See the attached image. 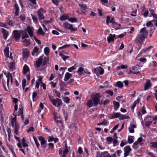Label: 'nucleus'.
<instances>
[{
    "instance_id": "bf43d9fd",
    "label": "nucleus",
    "mask_w": 157,
    "mask_h": 157,
    "mask_svg": "<svg viewBox=\"0 0 157 157\" xmlns=\"http://www.w3.org/2000/svg\"><path fill=\"white\" fill-rule=\"evenodd\" d=\"M74 81L73 79H70V80L67 82V83L71 85H73V83L74 82Z\"/></svg>"
},
{
    "instance_id": "393cba45",
    "label": "nucleus",
    "mask_w": 157,
    "mask_h": 157,
    "mask_svg": "<svg viewBox=\"0 0 157 157\" xmlns=\"http://www.w3.org/2000/svg\"><path fill=\"white\" fill-rule=\"evenodd\" d=\"M84 69L82 67H80L77 71V73L79 75H82L83 74Z\"/></svg>"
},
{
    "instance_id": "3c124183",
    "label": "nucleus",
    "mask_w": 157,
    "mask_h": 157,
    "mask_svg": "<svg viewBox=\"0 0 157 157\" xmlns=\"http://www.w3.org/2000/svg\"><path fill=\"white\" fill-rule=\"evenodd\" d=\"M26 80L25 79H24L22 81V87L23 89H24L25 87L26 86Z\"/></svg>"
},
{
    "instance_id": "864d4df0",
    "label": "nucleus",
    "mask_w": 157,
    "mask_h": 157,
    "mask_svg": "<svg viewBox=\"0 0 157 157\" xmlns=\"http://www.w3.org/2000/svg\"><path fill=\"white\" fill-rule=\"evenodd\" d=\"M7 132H8V135L9 137V140H10V136L11 134V129L10 128H8L7 129Z\"/></svg>"
},
{
    "instance_id": "473e14b6",
    "label": "nucleus",
    "mask_w": 157,
    "mask_h": 157,
    "mask_svg": "<svg viewBox=\"0 0 157 157\" xmlns=\"http://www.w3.org/2000/svg\"><path fill=\"white\" fill-rule=\"evenodd\" d=\"M128 67L127 65L121 64L120 66H118L117 67V70H119L120 68L123 69H125L127 68Z\"/></svg>"
},
{
    "instance_id": "4be33fe9",
    "label": "nucleus",
    "mask_w": 157,
    "mask_h": 157,
    "mask_svg": "<svg viewBox=\"0 0 157 157\" xmlns=\"http://www.w3.org/2000/svg\"><path fill=\"white\" fill-rule=\"evenodd\" d=\"M139 99L138 98L134 101L133 104L131 106V109L133 111L135 107L136 106V104L139 103Z\"/></svg>"
},
{
    "instance_id": "0e129e2a",
    "label": "nucleus",
    "mask_w": 157,
    "mask_h": 157,
    "mask_svg": "<svg viewBox=\"0 0 157 157\" xmlns=\"http://www.w3.org/2000/svg\"><path fill=\"white\" fill-rule=\"evenodd\" d=\"M34 129L33 127H30L28 129H27L26 130L27 132L28 133H29V132H33L34 131Z\"/></svg>"
},
{
    "instance_id": "13d9d810",
    "label": "nucleus",
    "mask_w": 157,
    "mask_h": 157,
    "mask_svg": "<svg viewBox=\"0 0 157 157\" xmlns=\"http://www.w3.org/2000/svg\"><path fill=\"white\" fill-rule=\"evenodd\" d=\"M145 120H147V121H153L151 117L149 116H147L145 119Z\"/></svg>"
},
{
    "instance_id": "b1692460",
    "label": "nucleus",
    "mask_w": 157,
    "mask_h": 157,
    "mask_svg": "<svg viewBox=\"0 0 157 157\" xmlns=\"http://www.w3.org/2000/svg\"><path fill=\"white\" fill-rule=\"evenodd\" d=\"M121 114L119 113H113L111 116V119H113L115 118H117L118 117L120 118Z\"/></svg>"
},
{
    "instance_id": "e2e57ef3",
    "label": "nucleus",
    "mask_w": 157,
    "mask_h": 157,
    "mask_svg": "<svg viewBox=\"0 0 157 157\" xmlns=\"http://www.w3.org/2000/svg\"><path fill=\"white\" fill-rule=\"evenodd\" d=\"M8 24L10 26V27H12L13 26V21L10 20L9 21L8 23Z\"/></svg>"
},
{
    "instance_id": "5fc2aeb1",
    "label": "nucleus",
    "mask_w": 157,
    "mask_h": 157,
    "mask_svg": "<svg viewBox=\"0 0 157 157\" xmlns=\"http://www.w3.org/2000/svg\"><path fill=\"white\" fill-rule=\"evenodd\" d=\"M70 46V45L69 44H65L63 45L62 47H60L59 48V50H60L62 49H64L67 48V47Z\"/></svg>"
},
{
    "instance_id": "2f4dec72",
    "label": "nucleus",
    "mask_w": 157,
    "mask_h": 157,
    "mask_svg": "<svg viewBox=\"0 0 157 157\" xmlns=\"http://www.w3.org/2000/svg\"><path fill=\"white\" fill-rule=\"evenodd\" d=\"M48 57H44V59L43 63V66H44L46 65L47 63L48 62Z\"/></svg>"
},
{
    "instance_id": "dca6fc26",
    "label": "nucleus",
    "mask_w": 157,
    "mask_h": 157,
    "mask_svg": "<svg viewBox=\"0 0 157 157\" xmlns=\"http://www.w3.org/2000/svg\"><path fill=\"white\" fill-rule=\"evenodd\" d=\"M78 5L81 7V9L82 12L84 13H85L84 10H87V9L86 5L84 4H79Z\"/></svg>"
},
{
    "instance_id": "ea45409f",
    "label": "nucleus",
    "mask_w": 157,
    "mask_h": 157,
    "mask_svg": "<svg viewBox=\"0 0 157 157\" xmlns=\"http://www.w3.org/2000/svg\"><path fill=\"white\" fill-rule=\"evenodd\" d=\"M129 118V117L128 116H125L124 115H122L121 114L120 117V120H124L125 119H128Z\"/></svg>"
},
{
    "instance_id": "72a5a7b5",
    "label": "nucleus",
    "mask_w": 157,
    "mask_h": 157,
    "mask_svg": "<svg viewBox=\"0 0 157 157\" xmlns=\"http://www.w3.org/2000/svg\"><path fill=\"white\" fill-rule=\"evenodd\" d=\"M23 43H24L25 46H27L30 45V42L29 40H28L27 39H25L22 41Z\"/></svg>"
},
{
    "instance_id": "a19ab883",
    "label": "nucleus",
    "mask_w": 157,
    "mask_h": 157,
    "mask_svg": "<svg viewBox=\"0 0 157 157\" xmlns=\"http://www.w3.org/2000/svg\"><path fill=\"white\" fill-rule=\"evenodd\" d=\"M33 138L35 141V144L36 145V147H37V148L39 149V146H40V144L38 143L37 140V139L36 138L35 136L33 137Z\"/></svg>"
},
{
    "instance_id": "8fccbe9b",
    "label": "nucleus",
    "mask_w": 157,
    "mask_h": 157,
    "mask_svg": "<svg viewBox=\"0 0 157 157\" xmlns=\"http://www.w3.org/2000/svg\"><path fill=\"white\" fill-rule=\"evenodd\" d=\"M63 100L64 102L66 103H69L70 101V99L69 98L67 97H66L64 98Z\"/></svg>"
},
{
    "instance_id": "a18cd8bd",
    "label": "nucleus",
    "mask_w": 157,
    "mask_h": 157,
    "mask_svg": "<svg viewBox=\"0 0 157 157\" xmlns=\"http://www.w3.org/2000/svg\"><path fill=\"white\" fill-rule=\"evenodd\" d=\"M151 144H152L151 147H152L157 149V141L152 142Z\"/></svg>"
},
{
    "instance_id": "c756f323",
    "label": "nucleus",
    "mask_w": 157,
    "mask_h": 157,
    "mask_svg": "<svg viewBox=\"0 0 157 157\" xmlns=\"http://www.w3.org/2000/svg\"><path fill=\"white\" fill-rule=\"evenodd\" d=\"M4 52L5 56L7 57H9V50L7 48H6L4 50Z\"/></svg>"
},
{
    "instance_id": "1a4fd4ad",
    "label": "nucleus",
    "mask_w": 157,
    "mask_h": 157,
    "mask_svg": "<svg viewBox=\"0 0 157 157\" xmlns=\"http://www.w3.org/2000/svg\"><path fill=\"white\" fill-rule=\"evenodd\" d=\"M124 156L126 157L129 155V153L131 151L132 149L129 146H127L124 147Z\"/></svg>"
},
{
    "instance_id": "f03ea898",
    "label": "nucleus",
    "mask_w": 157,
    "mask_h": 157,
    "mask_svg": "<svg viewBox=\"0 0 157 157\" xmlns=\"http://www.w3.org/2000/svg\"><path fill=\"white\" fill-rule=\"evenodd\" d=\"M13 115L14 116L11 117V124L12 127L13 128L15 133L17 135L18 131L19 128V125L17 121L16 114H14V113H13Z\"/></svg>"
},
{
    "instance_id": "cd10ccee",
    "label": "nucleus",
    "mask_w": 157,
    "mask_h": 157,
    "mask_svg": "<svg viewBox=\"0 0 157 157\" xmlns=\"http://www.w3.org/2000/svg\"><path fill=\"white\" fill-rule=\"evenodd\" d=\"M37 33L38 34H40L42 35H44L45 33L43 31L42 28L40 27L39 29H38Z\"/></svg>"
},
{
    "instance_id": "052dcab7",
    "label": "nucleus",
    "mask_w": 157,
    "mask_h": 157,
    "mask_svg": "<svg viewBox=\"0 0 157 157\" xmlns=\"http://www.w3.org/2000/svg\"><path fill=\"white\" fill-rule=\"evenodd\" d=\"M151 48V47L150 46L148 48H145L144 49H142L141 51L142 52V53H143V52L145 53V52H146L149 49H150Z\"/></svg>"
},
{
    "instance_id": "9b49d317",
    "label": "nucleus",
    "mask_w": 157,
    "mask_h": 157,
    "mask_svg": "<svg viewBox=\"0 0 157 157\" xmlns=\"http://www.w3.org/2000/svg\"><path fill=\"white\" fill-rule=\"evenodd\" d=\"M43 60V56H40L38 60L36 61V65L37 68H39L42 64Z\"/></svg>"
},
{
    "instance_id": "6e6d98bb",
    "label": "nucleus",
    "mask_w": 157,
    "mask_h": 157,
    "mask_svg": "<svg viewBox=\"0 0 157 157\" xmlns=\"http://www.w3.org/2000/svg\"><path fill=\"white\" fill-rule=\"evenodd\" d=\"M75 69V66H73L68 68V71L69 72H71L73 70Z\"/></svg>"
},
{
    "instance_id": "79ce46f5",
    "label": "nucleus",
    "mask_w": 157,
    "mask_h": 157,
    "mask_svg": "<svg viewBox=\"0 0 157 157\" xmlns=\"http://www.w3.org/2000/svg\"><path fill=\"white\" fill-rule=\"evenodd\" d=\"M68 152V150L66 147L65 149L63 150V155H62V157H66V156L67 155V154Z\"/></svg>"
},
{
    "instance_id": "603ef678",
    "label": "nucleus",
    "mask_w": 157,
    "mask_h": 157,
    "mask_svg": "<svg viewBox=\"0 0 157 157\" xmlns=\"http://www.w3.org/2000/svg\"><path fill=\"white\" fill-rule=\"evenodd\" d=\"M3 86L4 89L5 91H6V92H8L9 91V85H7V87H6V86L4 85V83H3Z\"/></svg>"
},
{
    "instance_id": "7ed1b4c3",
    "label": "nucleus",
    "mask_w": 157,
    "mask_h": 157,
    "mask_svg": "<svg viewBox=\"0 0 157 157\" xmlns=\"http://www.w3.org/2000/svg\"><path fill=\"white\" fill-rule=\"evenodd\" d=\"M140 34L138 35L137 36V39H139V41H142L144 40L147 37L148 35V32L146 30V28L144 27L142 28L140 30Z\"/></svg>"
},
{
    "instance_id": "20e7f679",
    "label": "nucleus",
    "mask_w": 157,
    "mask_h": 157,
    "mask_svg": "<svg viewBox=\"0 0 157 157\" xmlns=\"http://www.w3.org/2000/svg\"><path fill=\"white\" fill-rule=\"evenodd\" d=\"M48 96L50 101L55 106L58 107L62 104V102L61 99L59 98L54 99L53 96H51L49 95H48Z\"/></svg>"
},
{
    "instance_id": "7c9ffc66",
    "label": "nucleus",
    "mask_w": 157,
    "mask_h": 157,
    "mask_svg": "<svg viewBox=\"0 0 157 157\" xmlns=\"http://www.w3.org/2000/svg\"><path fill=\"white\" fill-rule=\"evenodd\" d=\"M38 48L36 47H35L33 49V52L32 53V55L33 56H34L35 54L37 53L38 52Z\"/></svg>"
},
{
    "instance_id": "39448f33",
    "label": "nucleus",
    "mask_w": 157,
    "mask_h": 157,
    "mask_svg": "<svg viewBox=\"0 0 157 157\" xmlns=\"http://www.w3.org/2000/svg\"><path fill=\"white\" fill-rule=\"evenodd\" d=\"M45 11L44 9L40 8L37 11L38 16L39 20L44 19V17L43 15V13H45Z\"/></svg>"
},
{
    "instance_id": "a211bd4d",
    "label": "nucleus",
    "mask_w": 157,
    "mask_h": 157,
    "mask_svg": "<svg viewBox=\"0 0 157 157\" xmlns=\"http://www.w3.org/2000/svg\"><path fill=\"white\" fill-rule=\"evenodd\" d=\"M23 73L24 74H25L28 71H29V68L28 66L25 64L23 67Z\"/></svg>"
},
{
    "instance_id": "f704fd0d",
    "label": "nucleus",
    "mask_w": 157,
    "mask_h": 157,
    "mask_svg": "<svg viewBox=\"0 0 157 157\" xmlns=\"http://www.w3.org/2000/svg\"><path fill=\"white\" fill-rule=\"evenodd\" d=\"M116 85L120 88H122L123 86V83L121 81H118L116 83Z\"/></svg>"
},
{
    "instance_id": "6ab92c4d",
    "label": "nucleus",
    "mask_w": 157,
    "mask_h": 157,
    "mask_svg": "<svg viewBox=\"0 0 157 157\" xmlns=\"http://www.w3.org/2000/svg\"><path fill=\"white\" fill-rule=\"evenodd\" d=\"M113 104L114 105V109L115 110H117L119 107V103L118 102L114 101L113 102Z\"/></svg>"
},
{
    "instance_id": "f257e3e1",
    "label": "nucleus",
    "mask_w": 157,
    "mask_h": 157,
    "mask_svg": "<svg viewBox=\"0 0 157 157\" xmlns=\"http://www.w3.org/2000/svg\"><path fill=\"white\" fill-rule=\"evenodd\" d=\"M100 96L98 93H96L94 95H92L91 97L92 99L89 100L87 102V106L90 108L93 106H96L99 104L100 105L102 104L105 105L109 103V101L108 99L102 100L101 102H100Z\"/></svg>"
},
{
    "instance_id": "58836bf2",
    "label": "nucleus",
    "mask_w": 157,
    "mask_h": 157,
    "mask_svg": "<svg viewBox=\"0 0 157 157\" xmlns=\"http://www.w3.org/2000/svg\"><path fill=\"white\" fill-rule=\"evenodd\" d=\"M14 63H13L12 62L10 63L9 64V68L10 69L13 70L15 69V67H14Z\"/></svg>"
},
{
    "instance_id": "4c0bfd02",
    "label": "nucleus",
    "mask_w": 157,
    "mask_h": 157,
    "mask_svg": "<svg viewBox=\"0 0 157 157\" xmlns=\"http://www.w3.org/2000/svg\"><path fill=\"white\" fill-rule=\"evenodd\" d=\"M31 16H32V19H33L34 22L35 23H37L38 22L37 21V17L34 15L31 14Z\"/></svg>"
},
{
    "instance_id": "774afa93",
    "label": "nucleus",
    "mask_w": 157,
    "mask_h": 157,
    "mask_svg": "<svg viewBox=\"0 0 157 157\" xmlns=\"http://www.w3.org/2000/svg\"><path fill=\"white\" fill-rule=\"evenodd\" d=\"M148 14V11L147 10L145 11L142 14L143 15L144 17H147Z\"/></svg>"
},
{
    "instance_id": "09e8293b",
    "label": "nucleus",
    "mask_w": 157,
    "mask_h": 157,
    "mask_svg": "<svg viewBox=\"0 0 157 157\" xmlns=\"http://www.w3.org/2000/svg\"><path fill=\"white\" fill-rule=\"evenodd\" d=\"M110 23H112L113 25H117V24L115 22V20L113 17L112 18L110 21Z\"/></svg>"
},
{
    "instance_id": "e433bc0d",
    "label": "nucleus",
    "mask_w": 157,
    "mask_h": 157,
    "mask_svg": "<svg viewBox=\"0 0 157 157\" xmlns=\"http://www.w3.org/2000/svg\"><path fill=\"white\" fill-rule=\"evenodd\" d=\"M6 77L7 78V85H8V84H9V82H10V79L11 77H12V76L10 74H9V75H6Z\"/></svg>"
},
{
    "instance_id": "c9c22d12",
    "label": "nucleus",
    "mask_w": 157,
    "mask_h": 157,
    "mask_svg": "<svg viewBox=\"0 0 157 157\" xmlns=\"http://www.w3.org/2000/svg\"><path fill=\"white\" fill-rule=\"evenodd\" d=\"M17 115L18 116L20 115L21 116H22L23 115V108L22 106L19 108L18 110V113Z\"/></svg>"
},
{
    "instance_id": "f8f14e48",
    "label": "nucleus",
    "mask_w": 157,
    "mask_h": 157,
    "mask_svg": "<svg viewBox=\"0 0 157 157\" xmlns=\"http://www.w3.org/2000/svg\"><path fill=\"white\" fill-rule=\"evenodd\" d=\"M29 51L27 48L24 49L23 51L22 56L23 59L28 57L29 56Z\"/></svg>"
},
{
    "instance_id": "2eb2a0df",
    "label": "nucleus",
    "mask_w": 157,
    "mask_h": 157,
    "mask_svg": "<svg viewBox=\"0 0 157 157\" xmlns=\"http://www.w3.org/2000/svg\"><path fill=\"white\" fill-rule=\"evenodd\" d=\"M151 86V84L149 80H147L146 83L145 84L144 86V90H148Z\"/></svg>"
},
{
    "instance_id": "bb28decb",
    "label": "nucleus",
    "mask_w": 157,
    "mask_h": 157,
    "mask_svg": "<svg viewBox=\"0 0 157 157\" xmlns=\"http://www.w3.org/2000/svg\"><path fill=\"white\" fill-rule=\"evenodd\" d=\"M59 55L60 56L62 57L63 60L65 61L68 58L70 57L68 56H67L64 55L61 52H59Z\"/></svg>"
},
{
    "instance_id": "9d476101",
    "label": "nucleus",
    "mask_w": 157,
    "mask_h": 157,
    "mask_svg": "<svg viewBox=\"0 0 157 157\" xmlns=\"http://www.w3.org/2000/svg\"><path fill=\"white\" fill-rule=\"evenodd\" d=\"M94 71L96 74L97 75L98 74V71H99L100 74L102 75L104 73V70L103 68L101 67H99L96 68L94 69Z\"/></svg>"
},
{
    "instance_id": "4468645a",
    "label": "nucleus",
    "mask_w": 157,
    "mask_h": 157,
    "mask_svg": "<svg viewBox=\"0 0 157 157\" xmlns=\"http://www.w3.org/2000/svg\"><path fill=\"white\" fill-rule=\"evenodd\" d=\"M72 76V75L69 73V72H67L65 75L64 81L66 82L67 81L71 78Z\"/></svg>"
},
{
    "instance_id": "412c9836",
    "label": "nucleus",
    "mask_w": 157,
    "mask_h": 157,
    "mask_svg": "<svg viewBox=\"0 0 157 157\" xmlns=\"http://www.w3.org/2000/svg\"><path fill=\"white\" fill-rule=\"evenodd\" d=\"M27 32L31 37L33 36V29L30 27H28L27 28Z\"/></svg>"
},
{
    "instance_id": "37998d69",
    "label": "nucleus",
    "mask_w": 157,
    "mask_h": 157,
    "mask_svg": "<svg viewBox=\"0 0 157 157\" xmlns=\"http://www.w3.org/2000/svg\"><path fill=\"white\" fill-rule=\"evenodd\" d=\"M133 136H129L128 138V142L129 144H131L133 142V140L132 137Z\"/></svg>"
},
{
    "instance_id": "aec40b11",
    "label": "nucleus",
    "mask_w": 157,
    "mask_h": 157,
    "mask_svg": "<svg viewBox=\"0 0 157 157\" xmlns=\"http://www.w3.org/2000/svg\"><path fill=\"white\" fill-rule=\"evenodd\" d=\"M21 33H22L21 38L22 39H23L25 38L29 37V36L26 31H21Z\"/></svg>"
},
{
    "instance_id": "680f3d73",
    "label": "nucleus",
    "mask_w": 157,
    "mask_h": 157,
    "mask_svg": "<svg viewBox=\"0 0 157 157\" xmlns=\"http://www.w3.org/2000/svg\"><path fill=\"white\" fill-rule=\"evenodd\" d=\"M53 114H54V117L55 121L58 120V118H59V119H60V117L57 116V113L55 112V113H54Z\"/></svg>"
},
{
    "instance_id": "f3484780",
    "label": "nucleus",
    "mask_w": 157,
    "mask_h": 157,
    "mask_svg": "<svg viewBox=\"0 0 157 157\" xmlns=\"http://www.w3.org/2000/svg\"><path fill=\"white\" fill-rule=\"evenodd\" d=\"M2 32L3 34V36L4 39L5 40H6V38L9 35L8 32L6 30L3 29H2Z\"/></svg>"
},
{
    "instance_id": "423d86ee",
    "label": "nucleus",
    "mask_w": 157,
    "mask_h": 157,
    "mask_svg": "<svg viewBox=\"0 0 157 157\" xmlns=\"http://www.w3.org/2000/svg\"><path fill=\"white\" fill-rule=\"evenodd\" d=\"M21 31L19 32V31L15 30H14L13 32V35L15 40L17 41L19 40L21 36Z\"/></svg>"
},
{
    "instance_id": "69168bd1",
    "label": "nucleus",
    "mask_w": 157,
    "mask_h": 157,
    "mask_svg": "<svg viewBox=\"0 0 157 157\" xmlns=\"http://www.w3.org/2000/svg\"><path fill=\"white\" fill-rule=\"evenodd\" d=\"M34 37L35 41L37 43L39 44H41V42L40 40L38 39L35 36H34Z\"/></svg>"
},
{
    "instance_id": "c03bdc74",
    "label": "nucleus",
    "mask_w": 157,
    "mask_h": 157,
    "mask_svg": "<svg viewBox=\"0 0 157 157\" xmlns=\"http://www.w3.org/2000/svg\"><path fill=\"white\" fill-rule=\"evenodd\" d=\"M52 3L56 6L58 5L59 2L62 1V0H52Z\"/></svg>"
},
{
    "instance_id": "49530a36",
    "label": "nucleus",
    "mask_w": 157,
    "mask_h": 157,
    "mask_svg": "<svg viewBox=\"0 0 157 157\" xmlns=\"http://www.w3.org/2000/svg\"><path fill=\"white\" fill-rule=\"evenodd\" d=\"M145 125L146 127H148L150 126V124L152 123V121H147V120H145Z\"/></svg>"
},
{
    "instance_id": "a878e982",
    "label": "nucleus",
    "mask_w": 157,
    "mask_h": 157,
    "mask_svg": "<svg viewBox=\"0 0 157 157\" xmlns=\"http://www.w3.org/2000/svg\"><path fill=\"white\" fill-rule=\"evenodd\" d=\"M69 16L65 14H63L60 18V19L62 21L66 20L69 19Z\"/></svg>"
},
{
    "instance_id": "4d7b16f0",
    "label": "nucleus",
    "mask_w": 157,
    "mask_h": 157,
    "mask_svg": "<svg viewBox=\"0 0 157 157\" xmlns=\"http://www.w3.org/2000/svg\"><path fill=\"white\" fill-rule=\"evenodd\" d=\"M113 146L114 147L117 145V144L118 143V140L117 139H113Z\"/></svg>"
},
{
    "instance_id": "6e6552de",
    "label": "nucleus",
    "mask_w": 157,
    "mask_h": 157,
    "mask_svg": "<svg viewBox=\"0 0 157 157\" xmlns=\"http://www.w3.org/2000/svg\"><path fill=\"white\" fill-rule=\"evenodd\" d=\"M38 139L40 142L41 145L42 147L44 148L46 147V141L45 140L44 138L42 136H39L38 137Z\"/></svg>"
},
{
    "instance_id": "ddd939ff",
    "label": "nucleus",
    "mask_w": 157,
    "mask_h": 157,
    "mask_svg": "<svg viewBox=\"0 0 157 157\" xmlns=\"http://www.w3.org/2000/svg\"><path fill=\"white\" fill-rule=\"evenodd\" d=\"M116 35L115 34L112 35L111 34H109L108 36L107 37V40L108 42L110 43L111 41H114V39L115 38Z\"/></svg>"
},
{
    "instance_id": "5701e85b",
    "label": "nucleus",
    "mask_w": 157,
    "mask_h": 157,
    "mask_svg": "<svg viewBox=\"0 0 157 157\" xmlns=\"http://www.w3.org/2000/svg\"><path fill=\"white\" fill-rule=\"evenodd\" d=\"M101 154L103 157H111L107 151L102 152Z\"/></svg>"
},
{
    "instance_id": "de8ad7c7",
    "label": "nucleus",
    "mask_w": 157,
    "mask_h": 157,
    "mask_svg": "<svg viewBox=\"0 0 157 157\" xmlns=\"http://www.w3.org/2000/svg\"><path fill=\"white\" fill-rule=\"evenodd\" d=\"M68 21L71 23H73L74 22H76L77 21V19L76 18L71 17L68 19Z\"/></svg>"
},
{
    "instance_id": "338daca9",
    "label": "nucleus",
    "mask_w": 157,
    "mask_h": 157,
    "mask_svg": "<svg viewBox=\"0 0 157 157\" xmlns=\"http://www.w3.org/2000/svg\"><path fill=\"white\" fill-rule=\"evenodd\" d=\"M105 93L109 94L111 96H113V94L112 91L110 90L106 91Z\"/></svg>"
},
{
    "instance_id": "0eeeda50",
    "label": "nucleus",
    "mask_w": 157,
    "mask_h": 157,
    "mask_svg": "<svg viewBox=\"0 0 157 157\" xmlns=\"http://www.w3.org/2000/svg\"><path fill=\"white\" fill-rule=\"evenodd\" d=\"M63 26L65 28L67 29L68 30H70L71 32L76 31L77 30V28H73V25H71L67 22H65L64 23Z\"/></svg>"
},
{
    "instance_id": "c85d7f7f",
    "label": "nucleus",
    "mask_w": 157,
    "mask_h": 157,
    "mask_svg": "<svg viewBox=\"0 0 157 157\" xmlns=\"http://www.w3.org/2000/svg\"><path fill=\"white\" fill-rule=\"evenodd\" d=\"M49 52V49L48 47H47L44 48V52L45 54L47 56H48Z\"/></svg>"
}]
</instances>
